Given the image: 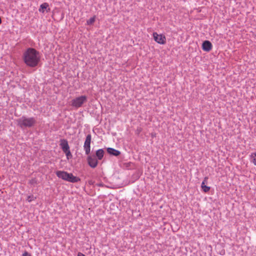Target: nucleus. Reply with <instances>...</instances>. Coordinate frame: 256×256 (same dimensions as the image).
I'll return each instance as SVG.
<instances>
[{"label": "nucleus", "instance_id": "1", "mask_svg": "<svg viewBox=\"0 0 256 256\" xmlns=\"http://www.w3.org/2000/svg\"><path fill=\"white\" fill-rule=\"evenodd\" d=\"M24 60L27 66L35 67L40 62V54L35 49L28 48L24 54Z\"/></svg>", "mask_w": 256, "mask_h": 256}, {"label": "nucleus", "instance_id": "2", "mask_svg": "<svg viewBox=\"0 0 256 256\" xmlns=\"http://www.w3.org/2000/svg\"><path fill=\"white\" fill-rule=\"evenodd\" d=\"M56 175L59 178L71 182H76L80 180V178L64 171L58 170L56 172Z\"/></svg>", "mask_w": 256, "mask_h": 256}, {"label": "nucleus", "instance_id": "3", "mask_svg": "<svg viewBox=\"0 0 256 256\" xmlns=\"http://www.w3.org/2000/svg\"><path fill=\"white\" fill-rule=\"evenodd\" d=\"M34 118L22 116L17 120L18 125L22 128L31 127L36 123Z\"/></svg>", "mask_w": 256, "mask_h": 256}, {"label": "nucleus", "instance_id": "4", "mask_svg": "<svg viewBox=\"0 0 256 256\" xmlns=\"http://www.w3.org/2000/svg\"><path fill=\"white\" fill-rule=\"evenodd\" d=\"M87 100V97L85 96H82L77 97L72 100V106L76 108L80 107Z\"/></svg>", "mask_w": 256, "mask_h": 256}, {"label": "nucleus", "instance_id": "5", "mask_svg": "<svg viewBox=\"0 0 256 256\" xmlns=\"http://www.w3.org/2000/svg\"><path fill=\"white\" fill-rule=\"evenodd\" d=\"M91 135H87L84 146V150L86 152V154L88 155L90 153V142H91Z\"/></svg>", "mask_w": 256, "mask_h": 256}, {"label": "nucleus", "instance_id": "6", "mask_svg": "<svg viewBox=\"0 0 256 256\" xmlns=\"http://www.w3.org/2000/svg\"><path fill=\"white\" fill-rule=\"evenodd\" d=\"M88 162L89 166L92 168H96L98 165V160L94 156H90L88 158Z\"/></svg>", "mask_w": 256, "mask_h": 256}, {"label": "nucleus", "instance_id": "7", "mask_svg": "<svg viewBox=\"0 0 256 256\" xmlns=\"http://www.w3.org/2000/svg\"><path fill=\"white\" fill-rule=\"evenodd\" d=\"M154 38L156 42L160 44H164L165 42V37L156 32L153 34Z\"/></svg>", "mask_w": 256, "mask_h": 256}, {"label": "nucleus", "instance_id": "8", "mask_svg": "<svg viewBox=\"0 0 256 256\" xmlns=\"http://www.w3.org/2000/svg\"><path fill=\"white\" fill-rule=\"evenodd\" d=\"M60 145L64 152L68 151V150H70V146H68V142L65 139H62L60 140Z\"/></svg>", "mask_w": 256, "mask_h": 256}, {"label": "nucleus", "instance_id": "9", "mask_svg": "<svg viewBox=\"0 0 256 256\" xmlns=\"http://www.w3.org/2000/svg\"><path fill=\"white\" fill-rule=\"evenodd\" d=\"M212 48V43L208 40H205L202 44V48L204 51L210 52Z\"/></svg>", "mask_w": 256, "mask_h": 256}, {"label": "nucleus", "instance_id": "10", "mask_svg": "<svg viewBox=\"0 0 256 256\" xmlns=\"http://www.w3.org/2000/svg\"><path fill=\"white\" fill-rule=\"evenodd\" d=\"M107 152L108 154L114 156H118L120 154V151L110 148H108Z\"/></svg>", "mask_w": 256, "mask_h": 256}, {"label": "nucleus", "instance_id": "11", "mask_svg": "<svg viewBox=\"0 0 256 256\" xmlns=\"http://www.w3.org/2000/svg\"><path fill=\"white\" fill-rule=\"evenodd\" d=\"M104 151L102 149H99L96 152V156L100 160H102L104 156Z\"/></svg>", "mask_w": 256, "mask_h": 256}, {"label": "nucleus", "instance_id": "12", "mask_svg": "<svg viewBox=\"0 0 256 256\" xmlns=\"http://www.w3.org/2000/svg\"><path fill=\"white\" fill-rule=\"evenodd\" d=\"M250 161L256 166V152H252L250 155Z\"/></svg>", "mask_w": 256, "mask_h": 256}, {"label": "nucleus", "instance_id": "13", "mask_svg": "<svg viewBox=\"0 0 256 256\" xmlns=\"http://www.w3.org/2000/svg\"><path fill=\"white\" fill-rule=\"evenodd\" d=\"M48 6V4L45 2L42 4L40 6V8L39 9V11L40 12H44L45 9H46Z\"/></svg>", "mask_w": 256, "mask_h": 256}, {"label": "nucleus", "instance_id": "14", "mask_svg": "<svg viewBox=\"0 0 256 256\" xmlns=\"http://www.w3.org/2000/svg\"><path fill=\"white\" fill-rule=\"evenodd\" d=\"M95 21V16L91 18L88 20H87L86 23L88 25H90L92 24Z\"/></svg>", "mask_w": 256, "mask_h": 256}, {"label": "nucleus", "instance_id": "15", "mask_svg": "<svg viewBox=\"0 0 256 256\" xmlns=\"http://www.w3.org/2000/svg\"><path fill=\"white\" fill-rule=\"evenodd\" d=\"M64 152L66 154V158L68 160L72 157V154L70 150H68V151Z\"/></svg>", "mask_w": 256, "mask_h": 256}, {"label": "nucleus", "instance_id": "16", "mask_svg": "<svg viewBox=\"0 0 256 256\" xmlns=\"http://www.w3.org/2000/svg\"><path fill=\"white\" fill-rule=\"evenodd\" d=\"M202 188L204 192H208L210 190V187L206 186H203Z\"/></svg>", "mask_w": 256, "mask_h": 256}, {"label": "nucleus", "instance_id": "17", "mask_svg": "<svg viewBox=\"0 0 256 256\" xmlns=\"http://www.w3.org/2000/svg\"><path fill=\"white\" fill-rule=\"evenodd\" d=\"M208 178L207 177L204 178V180L203 182H202V186H201L202 188V186H206V185L205 184L207 183V182H208Z\"/></svg>", "mask_w": 256, "mask_h": 256}, {"label": "nucleus", "instance_id": "18", "mask_svg": "<svg viewBox=\"0 0 256 256\" xmlns=\"http://www.w3.org/2000/svg\"><path fill=\"white\" fill-rule=\"evenodd\" d=\"M34 200V196H28L27 198V200L29 202H30Z\"/></svg>", "mask_w": 256, "mask_h": 256}, {"label": "nucleus", "instance_id": "19", "mask_svg": "<svg viewBox=\"0 0 256 256\" xmlns=\"http://www.w3.org/2000/svg\"><path fill=\"white\" fill-rule=\"evenodd\" d=\"M22 256H31L28 252H24L22 254Z\"/></svg>", "mask_w": 256, "mask_h": 256}, {"label": "nucleus", "instance_id": "20", "mask_svg": "<svg viewBox=\"0 0 256 256\" xmlns=\"http://www.w3.org/2000/svg\"><path fill=\"white\" fill-rule=\"evenodd\" d=\"M78 256H84V254H82V253H80V252H79V253L78 254Z\"/></svg>", "mask_w": 256, "mask_h": 256}, {"label": "nucleus", "instance_id": "21", "mask_svg": "<svg viewBox=\"0 0 256 256\" xmlns=\"http://www.w3.org/2000/svg\"><path fill=\"white\" fill-rule=\"evenodd\" d=\"M32 184H33L34 182H35V181L34 180H32V182H30Z\"/></svg>", "mask_w": 256, "mask_h": 256}]
</instances>
